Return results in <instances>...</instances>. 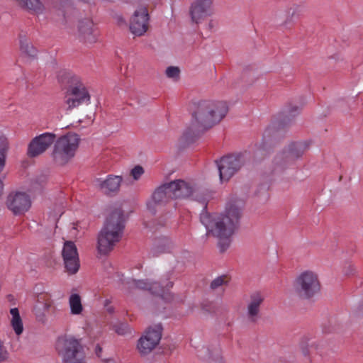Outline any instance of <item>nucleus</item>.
<instances>
[{"mask_svg": "<svg viewBox=\"0 0 363 363\" xmlns=\"http://www.w3.org/2000/svg\"><path fill=\"white\" fill-rule=\"evenodd\" d=\"M243 201L239 199L229 201L223 213L219 215L203 212L200 220L205 226L207 235L218 239V247L220 252H225L230 247L231 237L238 228L242 217Z\"/></svg>", "mask_w": 363, "mask_h": 363, "instance_id": "f257e3e1", "label": "nucleus"}, {"mask_svg": "<svg viewBox=\"0 0 363 363\" xmlns=\"http://www.w3.org/2000/svg\"><path fill=\"white\" fill-rule=\"evenodd\" d=\"M228 112V106L223 101L202 100L194 103L191 125L184 134L186 142L193 143L205 130L218 124Z\"/></svg>", "mask_w": 363, "mask_h": 363, "instance_id": "f03ea898", "label": "nucleus"}, {"mask_svg": "<svg viewBox=\"0 0 363 363\" xmlns=\"http://www.w3.org/2000/svg\"><path fill=\"white\" fill-rule=\"evenodd\" d=\"M124 229V216L121 209H116L107 218L104 227L98 236L97 250L106 255L114 247L122 237Z\"/></svg>", "mask_w": 363, "mask_h": 363, "instance_id": "7ed1b4c3", "label": "nucleus"}, {"mask_svg": "<svg viewBox=\"0 0 363 363\" xmlns=\"http://www.w3.org/2000/svg\"><path fill=\"white\" fill-rule=\"evenodd\" d=\"M81 141L80 136L74 133H68L54 142L51 157L54 163L65 166L76 155Z\"/></svg>", "mask_w": 363, "mask_h": 363, "instance_id": "20e7f679", "label": "nucleus"}, {"mask_svg": "<svg viewBox=\"0 0 363 363\" xmlns=\"http://www.w3.org/2000/svg\"><path fill=\"white\" fill-rule=\"evenodd\" d=\"M294 290L302 299H310L320 290V283L318 274L310 270L301 272L294 281Z\"/></svg>", "mask_w": 363, "mask_h": 363, "instance_id": "39448f33", "label": "nucleus"}, {"mask_svg": "<svg viewBox=\"0 0 363 363\" xmlns=\"http://www.w3.org/2000/svg\"><path fill=\"white\" fill-rule=\"evenodd\" d=\"M64 363H85V354L79 341L72 337H60L56 344Z\"/></svg>", "mask_w": 363, "mask_h": 363, "instance_id": "423d86ee", "label": "nucleus"}, {"mask_svg": "<svg viewBox=\"0 0 363 363\" xmlns=\"http://www.w3.org/2000/svg\"><path fill=\"white\" fill-rule=\"evenodd\" d=\"M167 189L172 199H191L203 204H206L207 201L206 196L193 182L174 180L168 183Z\"/></svg>", "mask_w": 363, "mask_h": 363, "instance_id": "0eeeda50", "label": "nucleus"}, {"mask_svg": "<svg viewBox=\"0 0 363 363\" xmlns=\"http://www.w3.org/2000/svg\"><path fill=\"white\" fill-rule=\"evenodd\" d=\"M65 74L72 83L65 95V103L68 108H74L82 104H88L90 101V95L81 82L79 77L69 72Z\"/></svg>", "mask_w": 363, "mask_h": 363, "instance_id": "6e6552de", "label": "nucleus"}, {"mask_svg": "<svg viewBox=\"0 0 363 363\" xmlns=\"http://www.w3.org/2000/svg\"><path fill=\"white\" fill-rule=\"evenodd\" d=\"M129 284L131 288L149 291L165 301H171L173 299V296L169 292L173 283L169 281V278L155 282H150L148 280H132Z\"/></svg>", "mask_w": 363, "mask_h": 363, "instance_id": "1a4fd4ad", "label": "nucleus"}, {"mask_svg": "<svg viewBox=\"0 0 363 363\" xmlns=\"http://www.w3.org/2000/svg\"><path fill=\"white\" fill-rule=\"evenodd\" d=\"M247 158V152L222 157L217 164L220 179L222 182L229 180L245 164Z\"/></svg>", "mask_w": 363, "mask_h": 363, "instance_id": "9d476101", "label": "nucleus"}, {"mask_svg": "<svg viewBox=\"0 0 363 363\" xmlns=\"http://www.w3.org/2000/svg\"><path fill=\"white\" fill-rule=\"evenodd\" d=\"M309 146L307 142L294 143L289 145L288 148L278 154L274 159L275 171L284 170L287 165L293 163L301 157Z\"/></svg>", "mask_w": 363, "mask_h": 363, "instance_id": "9b49d317", "label": "nucleus"}, {"mask_svg": "<svg viewBox=\"0 0 363 363\" xmlns=\"http://www.w3.org/2000/svg\"><path fill=\"white\" fill-rule=\"evenodd\" d=\"M162 331L160 324L149 327L145 331L137 345V349L140 354H148L157 347L162 337Z\"/></svg>", "mask_w": 363, "mask_h": 363, "instance_id": "f8f14e48", "label": "nucleus"}, {"mask_svg": "<svg viewBox=\"0 0 363 363\" xmlns=\"http://www.w3.org/2000/svg\"><path fill=\"white\" fill-rule=\"evenodd\" d=\"M32 201L30 196L23 191H11L7 196L6 205L15 216L25 214L31 207Z\"/></svg>", "mask_w": 363, "mask_h": 363, "instance_id": "ddd939ff", "label": "nucleus"}, {"mask_svg": "<svg viewBox=\"0 0 363 363\" xmlns=\"http://www.w3.org/2000/svg\"><path fill=\"white\" fill-rule=\"evenodd\" d=\"M66 272L75 274L79 269L80 261L76 245L72 241H65L62 251Z\"/></svg>", "mask_w": 363, "mask_h": 363, "instance_id": "4468645a", "label": "nucleus"}, {"mask_svg": "<svg viewBox=\"0 0 363 363\" xmlns=\"http://www.w3.org/2000/svg\"><path fill=\"white\" fill-rule=\"evenodd\" d=\"M55 139L56 135L48 132L35 136L28 144L27 151L28 157H35L42 155L54 144Z\"/></svg>", "mask_w": 363, "mask_h": 363, "instance_id": "2eb2a0df", "label": "nucleus"}, {"mask_svg": "<svg viewBox=\"0 0 363 363\" xmlns=\"http://www.w3.org/2000/svg\"><path fill=\"white\" fill-rule=\"evenodd\" d=\"M149 28V14L145 7L135 11L129 20V29L135 36L143 35Z\"/></svg>", "mask_w": 363, "mask_h": 363, "instance_id": "dca6fc26", "label": "nucleus"}, {"mask_svg": "<svg viewBox=\"0 0 363 363\" xmlns=\"http://www.w3.org/2000/svg\"><path fill=\"white\" fill-rule=\"evenodd\" d=\"M264 296L260 292L252 293L246 301L245 318L249 323H255L261 318V307Z\"/></svg>", "mask_w": 363, "mask_h": 363, "instance_id": "f3484780", "label": "nucleus"}, {"mask_svg": "<svg viewBox=\"0 0 363 363\" xmlns=\"http://www.w3.org/2000/svg\"><path fill=\"white\" fill-rule=\"evenodd\" d=\"M77 37L85 44H93L97 41L98 33L94 28V23L90 18H85L79 22Z\"/></svg>", "mask_w": 363, "mask_h": 363, "instance_id": "a211bd4d", "label": "nucleus"}, {"mask_svg": "<svg viewBox=\"0 0 363 363\" xmlns=\"http://www.w3.org/2000/svg\"><path fill=\"white\" fill-rule=\"evenodd\" d=\"M190 13L194 22L199 23L213 13L211 0H197L191 6Z\"/></svg>", "mask_w": 363, "mask_h": 363, "instance_id": "6ab92c4d", "label": "nucleus"}, {"mask_svg": "<svg viewBox=\"0 0 363 363\" xmlns=\"http://www.w3.org/2000/svg\"><path fill=\"white\" fill-rule=\"evenodd\" d=\"M167 186L168 183L164 184L153 192L151 199L147 203V207L151 213H155L157 206L165 203L170 199H172L170 191L167 189Z\"/></svg>", "mask_w": 363, "mask_h": 363, "instance_id": "aec40b11", "label": "nucleus"}, {"mask_svg": "<svg viewBox=\"0 0 363 363\" xmlns=\"http://www.w3.org/2000/svg\"><path fill=\"white\" fill-rule=\"evenodd\" d=\"M123 179L121 176L108 175L105 180L98 179L96 185L105 194H115L119 191Z\"/></svg>", "mask_w": 363, "mask_h": 363, "instance_id": "412c9836", "label": "nucleus"}, {"mask_svg": "<svg viewBox=\"0 0 363 363\" xmlns=\"http://www.w3.org/2000/svg\"><path fill=\"white\" fill-rule=\"evenodd\" d=\"M172 247V243L167 237H161L154 240L152 253L158 256L162 253L168 252Z\"/></svg>", "mask_w": 363, "mask_h": 363, "instance_id": "4be33fe9", "label": "nucleus"}, {"mask_svg": "<svg viewBox=\"0 0 363 363\" xmlns=\"http://www.w3.org/2000/svg\"><path fill=\"white\" fill-rule=\"evenodd\" d=\"M11 325L16 335H20L23 332V320L20 316L19 311L17 308H13L10 310Z\"/></svg>", "mask_w": 363, "mask_h": 363, "instance_id": "5701e85b", "label": "nucleus"}, {"mask_svg": "<svg viewBox=\"0 0 363 363\" xmlns=\"http://www.w3.org/2000/svg\"><path fill=\"white\" fill-rule=\"evenodd\" d=\"M69 306L70 313L74 315L82 314L84 307L82 303V298L78 294H72L69 298Z\"/></svg>", "mask_w": 363, "mask_h": 363, "instance_id": "b1692460", "label": "nucleus"}, {"mask_svg": "<svg viewBox=\"0 0 363 363\" xmlns=\"http://www.w3.org/2000/svg\"><path fill=\"white\" fill-rule=\"evenodd\" d=\"M19 4L35 13H41L44 6L39 0H17Z\"/></svg>", "mask_w": 363, "mask_h": 363, "instance_id": "393cba45", "label": "nucleus"}, {"mask_svg": "<svg viewBox=\"0 0 363 363\" xmlns=\"http://www.w3.org/2000/svg\"><path fill=\"white\" fill-rule=\"evenodd\" d=\"M230 281V278L228 275H220L212 280L210 289L213 291H223L224 287L228 285Z\"/></svg>", "mask_w": 363, "mask_h": 363, "instance_id": "a878e982", "label": "nucleus"}, {"mask_svg": "<svg viewBox=\"0 0 363 363\" xmlns=\"http://www.w3.org/2000/svg\"><path fill=\"white\" fill-rule=\"evenodd\" d=\"M21 50L30 57H35L37 54L36 49L31 45L25 35L20 36Z\"/></svg>", "mask_w": 363, "mask_h": 363, "instance_id": "bb28decb", "label": "nucleus"}, {"mask_svg": "<svg viewBox=\"0 0 363 363\" xmlns=\"http://www.w3.org/2000/svg\"><path fill=\"white\" fill-rule=\"evenodd\" d=\"M38 301L39 303H43V308L46 311H48L50 309H56L54 306L53 301L51 299L50 295L47 294H40L38 296Z\"/></svg>", "mask_w": 363, "mask_h": 363, "instance_id": "cd10ccee", "label": "nucleus"}, {"mask_svg": "<svg viewBox=\"0 0 363 363\" xmlns=\"http://www.w3.org/2000/svg\"><path fill=\"white\" fill-rule=\"evenodd\" d=\"M8 150V142L4 138H0V172L5 166L6 154Z\"/></svg>", "mask_w": 363, "mask_h": 363, "instance_id": "c85d7f7f", "label": "nucleus"}, {"mask_svg": "<svg viewBox=\"0 0 363 363\" xmlns=\"http://www.w3.org/2000/svg\"><path fill=\"white\" fill-rule=\"evenodd\" d=\"M165 74L168 78L176 81L179 78L180 70L177 67L170 66L167 68Z\"/></svg>", "mask_w": 363, "mask_h": 363, "instance_id": "c756f323", "label": "nucleus"}, {"mask_svg": "<svg viewBox=\"0 0 363 363\" xmlns=\"http://www.w3.org/2000/svg\"><path fill=\"white\" fill-rule=\"evenodd\" d=\"M9 357V353L4 343L0 340V362L6 361Z\"/></svg>", "mask_w": 363, "mask_h": 363, "instance_id": "7c9ffc66", "label": "nucleus"}, {"mask_svg": "<svg viewBox=\"0 0 363 363\" xmlns=\"http://www.w3.org/2000/svg\"><path fill=\"white\" fill-rule=\"evenodd\" d=\"M115 330L118 335H121L130 333V328L126 323H121L116 325Z\"/></svg>", "mask_w": 363, "mask_h": 363, "instance_id": "2f4dec72", "label": "nucleus"}, {"mask_svg": "<svg viewBox=\"0 0 363 363\" xmlns=\"http://www.w3.org/2000/svg\"><path fill=\"white\" fill-rule=\"evenodd\" d=\"M311 347H313L318 353L322 352V348L326 345L325 341L323 340H314L308 342Z\"/></svg>", "mask_w": 363, "mask_h": 363, "instance_id": "473e14b6", "label": "nucleus"}, {"mask_svg": "<svg viewBox=\"0 0 363 363\" xmlns=\"http://www.w3.org/2000/svg\"><path fill=\"white\" fill-rule=\"evenodd\" d=\"M143 173V168L141 166H136L131 170L130 174L135 180H138L140 178Z\"/></svg>", "mask_w": 363, "mask_h": 363, "instance_id": "72a5a7b5", "label": "nucleus"}, {"mask_svg": "<svg viewBox=\"0 0 363 363\" xmlns=\"http://www.w3.org/2000/svg\"><path fill=\"white\" fill-rule=\"evenodd\" d=\"M113 18L118 26H123L126 25V21L122 15L116 14Z\"/></svg>", "mask_w": 363, "mask_h": 363, "instance_id": "f704fd0d", "label": "nucleus"}, {"mask_svg": "<svg viewBox=\"0 0 363 363\" xmlns=\"http://www.w3.org/2000/svg\"><path fill=\"white\" fill-rule=\"evenodd\" d=\"M354 271V267L352 264H349L347 267L344 269V273L347 275L352 274Z\"/></svg>", "mask_w": 363, "mask_h": 363, "instance_id": "c9c22d12", "label": "nucleus"}, {"mask_svg": "<svg viewBox=\"0 0 363 363\" xmlns=\"http://www.w3.org/2000/svg\"><path fill=\"white\" fill-rule=\"evenodd\" d=\"M110 301L108 299H106L104 302V306L106 307H107V311L109 312V313H111L113 311V308L112 307H108V305L110 303Z\"/></svg>", "mask_w": 363, "mask_h": 363, "instance_id": "e433bc0d", "label": "nucleus"}, {"mask_svg": "<svg viewBox=\"0 0 363 363\" xmlns=\"http://www.w3.org/2000/svg\"><path fill=\"white\" fill-rule=\"evenodd\" d=\"M3 189H4V184H3L2 180L0 179V196L2 194Z\"/></svg>", "mask_w": 363, "mask_h": 363, "instance_id": "4c0bfd02", "label": "nucleus"}, {"mask_svg": "<svg viewBox=\"0 0 363 363\" xmlns=\"http://www.w3.org/2000/svg\"><path fill=\"white\" fill-rule=\"evenodd\" d=\"M101 351V348L99 346H97L96 348V353L99 356V352Z\"/></svg>", "mask_w": 363, "mask_h": 363, "instance_id": "58836bf2", "label": "nucleus"}, {"mask_svg": "<svg viewBox=\"0 0 363 363\" xmlns=\"http://www.w3.org/2000/svg\"><path fill=\"white\" fill-rule=\"evenodd\" d=\"M202 308L207 312H211V311L208 308H207L203 303L202 304Z\"/></svg>", "mask_w": 363, "mask_h": 363, "instance_id": "ea45409f", "label": "nucleus"}, {"mask_svg": "<svg viewBox=\"0 0 363 363\" xmlns=\"http://www.w3.org/2000/svg\"><path fill=\"white\" fill-rule=\"evenodd\" d=\"M297 111H298V108L296 107L294 111V110H290L289 111V113H290V115H293L294 112Z\"/></svg>", "mask_w": 363, "mask_h": 363, "instance_id": "a19ab883", "label": "nucleus"}, {"mask_svg": "<svg viewBox=\"0 0 363 363\" xmlns=\"http://www.w3.org/2000/svg\"><path fill=\"white\" fill-rule=\"evenodd\" d=\"M107 363H115V362L112 359H108Z\"/></svg>", "mask_w": 363, "mask_h": 363, "instance_id": "79ce46f5", "label": "nucleus"}]
</instances>
